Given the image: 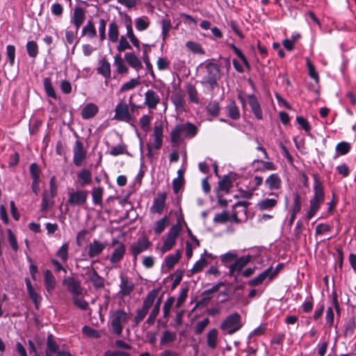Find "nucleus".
I'll list each match as a JSON object with an SVG mask.
<instances>
[{
  "mask_svg": "<svg viewBox=\"0 0 356 356\" xmlns=\"http://www.w3.org/2000/svg\"><path fill=\"white\" fill-rule=\"evenodd\" d=\"M197 132V129L195 124L191 122L185 124H178L171 131L170 139L174 144H178L181 141V136L193 138Z\"/></svg>",
  "mask_w": 356,
  "mask_h": 356,
  "instance_id": "obj_1",
  "label": "nucleus"
},
{
  "mask_svg": "<svg viewBox=\"0 0 356 356\" xmlns=\"http://www.w3.org/2000/svg\"><path fill=\"white\" fill-rule=\"evenodd\" d=\"M207 74L201 81L202 84L208 85L211 90L218 86V80L220 78V67L218 64L208 62L206 63Z\"/></svg>",
  "mask_w": 356,
  "mask_h": 356,
  "instance_id": "obj_2",
  "label": "nucleus"
},
{
  "mask_svg": "<svg viewBox=\"0 0 356 356\" xmlns=\"http://www.w3.org/2000/svg\"><path fill=\"white\" fill-rule=\"evenodd\" d=\"M129 319V315L122 309L114 311L111 316V327L112 332L120 336L123 330V324Z\"/></svg>",
  "mask_w": 356,
  "mask_h": 356,
  "instance_id": "obj_3",
  "label": "nucleus"
},
{
  "mask_svg": "<svg viewBox=\"0 0 356 356\" xmlns=\"http://www.w3.org/2000/svg\"><path fill=\"white\" fill-rule=\"evenodd\" d=\"M241 316L234 313L228 316L221 325V329L229 334H232L241 327Z\"/></svg>",
  "mask_w": 356,
  "mask_h": 356,
  "instance_id": "obj_4",
  "label": "nucleus"
},
{
  "mask_svg": "<svg viewBox=\"0 0 356 356\" xmlns=\"http://www.w3.org/2000/svg\"><path fill=\"white\" fill-rule=\"evenodd\" d=\"M314 178V196L309 200V203L318 204L321 206V204L324 202L325 200V193L323 189V185L322 181L320 180L319 176L318 174L313 175Z\"/></svg>",
  "mask_w": 356,
  "mask_h": 356,
  "instance_id": "obj_5",
  "label": "nucleus"
},
{
  "mask_svg": "<svg viewBox=\"0 0 356 356\" xmlns=\"http://www.w3.org/2000/svg\"><path fill=\"white\" fill-rule=\"evenodd\" d=\"M251 260L250 255L243 256L239 258H236L233 264L229 266V275L234 277L236 280L237 275L240 273L242 268L246 266Z\"/></svg>",
  "mask_w": 356,
  "mask_h": 356,
  "instance_id": "obj_6",
  "label": "nucleus"
},
{
  "mask_svg": "<svg viewBox=\"0 0 356 356\" xmlns=\"http://www.w3.org/2000/svg\"><path fill=\"white\" fill-rule=\"evenodd\" d=\"M63 284L66 286L69 293L73 296H80L83 293V287L80 281L74 277L64 278Z\"/></svg>",
  "mask_w": 356,
  "mask_h": 356,
  "instance_id": "obj_7",
  "label": "nucleus"
},
{
  "mask_svg": "<svg viewBox=\"0 0 356 356\" xmlns=\"http://www.w3.org/2000/svg\"><path fill=\"white\" fill-rule=\"evenodd\" d=\"M86 274L95 289L99 290L104 287V278L100 276L93 267H88Z\"/></svg>",
  "mask_w": 356,
  "mask_h": 356,
  "instance_id": "obj_8",
  "label": "nucleus"
},
{
  "mask_svg": "<svg viewBox=\"0 0 356 356\" xmlns=\"http://www.w3.org/2000/svg\"><path fill=\"white\" fill-rule=\"evenodd\" d=\"M150 244V242L145 237L138 238L136 243L131 244L130 250L134 257V261H136L139 254L149 248Z\"/></svg>",
  "mask_w": 356,
  "mask_h": 356,
  "instance_id": "obj_9",
  "label": "nucleus"
},
{
  "mask_svg": "<svg viewBox=\"0 0 356 356\" xmlns=\"http://www.w3.org/2000/svg\"><path fill=\"white\" fill-rule=\"evenodd\" d=\"M88 192L87 191H76L70 193L67 202L71 206H80L86 202Z\"/></svg>",
  "mask_w": 356,
  "mask_h": 356,
  "instance_id": "obj_10",
  "label": "nucleus"
},
{
  "mask_svg": "<svg viewBox=\"0 0 356 356\" xmlns=\"http://www.w3.org/2000/svg\"><path fill=\"white\" fill-rule=\"evenodd\" d=\"M86 19V12L84 9L80 6L74 8L70 22L74 26L76 31H77L84 22Z\"/></svg>",
  "mask_w": 356,
  "mask_h": 356,
  "instance_id": "obj_11",
  "label": "nucleus"
},
{
  "mask_svg": "<svg viewBox=\"0 0 356 356\" xmlns=\"http://www.w3.org/2000/svg\"><path fill=\"white\" fill-rule=\"evenodd\" d=\"M115 119L126 122H131L132 118L127 104H118L115 108Z\"/></svg>",
  "mask_w": 356,
  "mask_h": 356,
  "instance_id": "obj_12",
  "label": "nucleus"
},
{
  "mask_svg": "<svg viewBox=\"0 0 356 356\" xmlns=\"http://www.w3.org/2000/svg\"><path fill=\"white\" fill-rule=\"evenodd\" d=\"M120 283L119 293L122 297L129 296L134 289V284L127 277L124 276L123 275H120Z\"/></svg>",
  "mask_w": 356,
  "mask_h": 356,
  "instance_id": "obj_13",
  "label": "nucleus"
},
{
  "mask_svg": "<svg viewBox=\"0 0 356 356\" xmlns=\"http://www.w3.org/2000/svg\"><path fill=\"white\" fill-rule=\"evenodd\" d=\"M73 162L75 165L80 166L83 160L86 158V152L83 149V144L81 141L76 140L73 150Z\"/></svg>",
  "mask_w": 356,
  "mask_h": 356,
  "instance_id": "obj_14",
  "label": "nucleus"
},
{
  "mask_svg": "<svg viewBox=\"0 0 356 356\" xmlns=\"http://www.w3.org/2000/svg\"><path fill=\"white\" fill-rule=\"evenodd\" d=\"M56 195V188L51 184V191L49 193L44 191L42 195V200L41 202V211H48L54 204L52 199Z\"/></svg>",
  "mask_w": 356,
  "mask_h": 356,
  "instance_id": "obj_15",
  "label": "nucleus"
},
{
  "mask_svg": "<svg viewBox=\"0 0 356 356\" xmlns=\"http://www.w3.org/2000/svg\"><path fill=\"white\" fill-rule=\"evenodd\" d=\"M160 102V97L159 95L152 90H147L145 93V102L144 104L149 108L154 109L156 107L157 104Z\"/></svg>",
  "mask_w": 356,
  "mask_h": 356,
  "instance_id": "obj_16",
  "label": "nucleus"
},
{
  "mask_svg": "<svg viewBox=\"0 0 356 356\" xmlns=\"http://www.w3.org/2000/svg\"><path fill=\"white\" fill-rule=\"evenodd\" d=\"M166 194L165 193H159L157 197L154 199L151 211L154 213L161 214L165 205Z\"/></svg>",
  "mask_w": 356,
  "mask_h": 356,
  "instance_id": "obj_17",
  "label": "nucleus"
},
{
  "mask_svg": "<svg viewBox=\"0 0 356 356\" xmlns=\"http://www.w3.org/2000/svg\"><path fill=\"white\" fill-rule=\"evenodd\" d=\"M249 105L252 111L258 120L263 118V113L260 106V104L254 94L248 96Z\"/></svg>",
  "mask_w": 356,
  "mask_h": 356,
  "instance_id": "obj_18",
  "label": "nucleus"
},
{
  "mask_svg": "<svg viewBox=\"0 0 356 356\" xmlns=\"http://www.w3.org/2000/svg\"><path fill=\"white\" fill-rule=\"evenodd\" d=\"M106 243H102L96 239L89 245L88 257L93 258L99 256L106 248Z\"/></svg>",
  "mask_w": 356,
  "mask_h": 356,
  "instance_id": "obj_19",
  "label": "nucleus"
},
{
  "mask_svg": "<svg viewBox=\"0 0 356 356\" xmlns=\"http://www.w3.org/2000/svg\"><path fill=\"white\" fill-rule=\"evenodd\" d=\"M44 284L47 291L51 295L56 287V279L48 269L44 273Z\"/></svg>",
  "mask_w": 356,
  "mask_h": 356,
  "instance_id": "obj_20",
  "label": "nucleus"
},
{
  "mask_svg": "<svg viewBox=\"0 0 356 356\" xmlns=\"http://www.w3.org/2000/svg\"><path fill=\"white\" fill-rule=\"evenodd\" d=\"M125 250H126V248H125L124 244L120 243L119 245H118L115 248L114 251L113 252V253L111 255V257H110L111 263L114 264L120 262L122 259V258L125 254Z\"/></svg>",
  "mask_w": 356,
  "mask_h": 356,
  "instance_id": "obj_21",
  "label": "nucleus"
},
{
  "mask_svg": "<svg viewBox=\"0 0 356 356\" xmlns=\"http://www.w3.org/2000/svg\"><path fill=\"white\" fill-rule=\"evenodd\" d=\"M124 58L127 63L136 71L143 68L140 60L134 54L127 52L124 54Z\"/></svg>",
  "mask_w": 356,
  "mask_h": 356,
  "instance_id": "obj_22",
  "label": "nucleus"
},
{
  "mask_svg": "<svg viewBox=\"0 0 356 356\" xmlns=\"http://www.w3.org/2000/svg\"><path fill=\"white\" fill-rule=\"evenodd\" d=\"M159 289H154L149 291L147 296L143 300L142 308L149 312V308L153 305L155 302L156 298L158 296Z\"/></svg>",
  "mask_w": 356,
  "mask_h": 356,
  "instance_id": "obj_23",
  "label": "nucleus"
},
{
  "mask_svg": "<svg viewBox=\"0 0 356 356\" xmlns=\"http://www.w3.org/2000/svg\"><path fill=\"white\" fill-rule=\"evenodd\" d=\"M97 70L98 74L102 75L105 79H107L111 77V65L105 58L99 61Z\"/></svg>",
  "mask_w": 356,
  "mask_h": 356,
  "instance_id": "obj_24",
  "label": "nucleus"
},
{
  "mask_svg": "<svg viewBox=\"0 0 356 356\" xmlns=\"http://www.w3.org/2000/svg\"><path fill=\"white\" fill-rule=\"evenodd\" d=\"M97 112V106L92 103H89L82 109L81 116L83 119H90L94 117Z\"/></svg>",
  "mask_w": 356,
  "mask_h": 356,
  "instance_id": "obj_25",
  "label": "nucleus"
},
{
  "mask_svg": "<svg viewBox=\"0 0 356 356\" xmlns=\"http://www.w3.org/2000/svg\"><path fill=\"white\" fill-rule=\"evenodd\" d=\"M171 101L175 107L177 111H185V101L183 95L181 93H175L172 95Z\"/></svg>",
  "mask_w": 356,
  "mask_h": 356,
  "instance_id": "obj_26",
  "label": "nucleus"
},
{
  "mask_svg": "<svg viewBox=\"0 0 356 356\" xmlns=\"http://www.w3.org/2000/svg\"><path fill=\"white\" fill-rule=\"evenodd\" d=\"M277 203V200L275 198H266L258 202L257 207L261 211L270 210L274 208Z\"/></svg>",
  "mask_w": 356,
  "mask_h": 356,
  "instance_id": "obj_27",
  "label": "nucleus"
},
{
  "mask_svg": "<svg viewBox=\"0 0 356 356\" xmlns=\"http://www.w3.org/2000/svg\"><path fill=\"white\" fill-rule=\"evenodd\" d=\"M78 179L80 182V185L81 186H84L87 184H89L92 181V175L91 172L87 169H82L77 174Z\"/></svg>",
  "mask_w": 356,
  "mask_h": 356,
  "instance_id": "obj_28",
  "label": "nucleus"
},
{
  "mask_svg": "<svg viewBox=\"0 0 356 356\" xmlns=\"http://www.w3.org/2000/svg\"><path fill=\"white\" fill-rule=\"evenodd\" d=\"M270 269H266L262 273H261L256 277L248 281V284L252 286H256L261 284L266 278H268L270 280Z\"/></svg>",
  "mask_w": 356,
  "mask_h": 356,
  "instance_id": "obj_29",
  "label": "nucleus"
},
{
  "mask_svg": "<svg viewBox=\"0 0 356 356\" xmlns=\"http://www.w3.org/2000/svg\"><path fill=\"white\" fill-rule=\"evenodd\" d=\"M81 35L87 36L89 39H92L96 36V29L91 20H88L86 26H83Z\"/></svg>",
  "mask_w": 356,
  "mask_h": 356,
  "instance_id": "obj_30",
  "label": "nucleus"
},
{
  "mask_svg": "<svg viewBox=\"0 0 356 356\" xmlns=\"http://www.w3.org/2000/svg\"><path fill=\"white\" fill-rule=\"evenodd\" d=\"M266 184L270 190H276L281 186V179L277 174H272L266 179Z\"/></svg>",
  "mask_w": 356,
  "mask_h": 356,
  "instance_id": "obj_31",
  "label": "nucleus"
},
{
  "mask_svg": "<svg viewBox=\"0 0 356 356\" xmlns=\"http://www.w3.org/2000/svg\"><path fill=\"white\" fill-rule=\"evenodd\" d=\"M169 223H170L169 217L167 216H165L160 220H157L155 222V225L154 227V233L156 234H161L164 231L165 227L169 225Z\"/></svg>",
  "mask_w": 356,
  "mask_h": 356,
  "instance_id": "obj_32",
  "label": "nucleus"
},
{
  "mask_svg": "<svg viewBox=\"0 0 356 356\" xmlns=\"http://www.w3.org/2000/svg\"><path fill=\"white\" fill-rule=\"evenodd\" d=\"M119 30L118 26L115 22L110 23L108 26V38L111 42H116L118 40Z\"/></svg>",
  "mask_w": 356,
  "mask_h": 356,
  "instance_id": "obj_33",
  "label": "nucleus"
},
{
  "mask_svg": "<svg viewBox=\"0 0 356 356\" xmlns=\"http://www.w3.org/2000/svg\"><path fill=\"white\" fill-rule=\"evenodd\" d=\"M27 54L30 58H35L39 53L38 45L34 40L28 41L26 44Z\"/></svg>",
  "mask_w": 356,
  "mask_h": 356,
  "instance_id": "obj_34",
  "label": "nucleus"
},
{
  "mask_svg": "<svg viewBox=\"0 0 356 356\" xmlns=\"http://www.w3.org/2000/svg\"><path fill=\"white\" fill-rule=\"evenodd\" d=\"M114 65L117 67V72L119 74H126L128 72L127 67L120 54H116L114 57Z\"/></svg>",
  "mask_w": 356,
  "mask_h": 356,
  "instance_id": "obj_35",
  "label": "nucleus"
},
{
  "mask_svg": "<svg viewBox=\"0 0 356 356\" xmlns=\"http://www.w3.org/2000/svg\"><path fill=\"white\" fill-rule=\"evenodd\" d=\"M228 116L232 120H238L240 118V113L234 102H230L227 106Z\"/></svg>",
  "mask_w": 356,
  "mask_h": 356,
  "instance_id": "obj_36",
  "label": "nucleus"
},
{
  "mask_svg": "<svg viewBox=\"0 0 356 356\" xmlns=\"http://www.w3.org/2000/svg\"><path fill=\"white\" fill-rule=\"evenodd\" d=\"M43 84L47 96L56 99L57 98V96L52 86L51 79L49 77L44 78L43 81Z\"/></svg>",
  "mask_w": 356,
  "mask_h": 356,
  "instance_id": "obj_37",
  "label": "nucleus"
},
{
  "mask_svg": "<svg viewBox=\"0 0 356 356\" xmlns=\"http://www.w3.org/2000/svg\"><path fill=\"white\" fill-rule=\"evenodd\" d=\"M177 337V334L175 332L165 330L163 332V335L160 340L161 345H165L170 342H173Z\"/></svg>",
  "mask_w": 356,
  "mask_h": 356,
  "instance_id": "obj_38",
  "label": "nucleus"
},
{
  "mask_svg": "<svg viewBox=\"0 0 356 356\" xmlns=\"http://www.w3.org/2000/svg\"><path fill=\"white\" fill-rule=\"evenodd\" d=\"M103 189L101 187H95L92 191V202L95 205L102 204Z\"/></svg>",
  "mask_w": 356,
  "mask_h": 356,
  "instance_id": "obj_39",
  "label": "nucleus"
},
{
  "mask_svg": "<svg viewBox=\"0 0 356 356\" xmlns=\"http://www.w3.org/2000/svg\"><path fill=\"white\" fill-rule=\"evenodd\" d=\"M136 28L139 31L146 30L149 25L148 18L147 17H140L135 19Z\"/></svg>",
  "mask_w": 356,
  "mask_h": 356,
  "instance_id": "obj_40",
  "label": "nucleus"
},
{
  "mask_svg": "<svg viewBox=\"0 0 356 356\" xmlns=\"http://www.w3.org/2000/svg\"><path fill=\"white\" fill-rule=\"evenodd\" d=\"M180 253L177 251L175 254H170L165 259V265L168 269H171L179 261Z\"/></svg>",
  "mask_w": 356,
  "mask_h": 356,
  "instance_id": "obj_41",
  "label": "nucleus"
},
{
  "mask_svg": "<svg viewBox=\"0 0 356 356\" xmlns=\"http://www.w3.org/2000/svg\"><path fill=\"white\" fill-rule=\"evenodd\" d=\"M217 337L218 331L216 329H212L207 333V345L209 347L211 348H216Z\"/></svg>",
  "mask_w": 356,
  "mask_h": 356,
  "instance_id": "obj_42",
  "label": "nucleus"
},
{
  "mask_svg": "<svg viewBox=\"0 0 356 356\" xmlns=\"http://www.w3.org/2000/svg\"><path fill=\"white\" fill-rule=\"evenodd\" d=\"M140 84L138 79H131L129 81L123 83L120 89V92H124L127 90H130L136 88Z\"/></svg>",
  "mask_w": 356,
  "mask_h": 356,
  "instance_id": "obj_43",
  "label": "nucleus"
},
{
  "mask_svg": "<svg viewBox=\"0 0 356 356\" xmlns=\"http://www.w3.org/2000/svg\"><path fill=\"white\" fill-rule=\"evenodd\" d=\"M356 328V322L354 318L349 319L345 325L344 335L351 337Z\"/></svg>",
  "mask_w": 356,
  "mask_h": 356,
  "instance_id": "obj_44",
  "label": "nucleus"
},
{
  "mask_svg": "<svg viewBox=\"0 0 356 356\" xmlns=\"http://www.w3.org/2000/svg\"><path fill=\"white\" fill-rule=\"evenodd\" d=\"M186 47L190 51H191L192 52H193L195 54H204V50L202 47L201 44L197 42H195L193 41H188L186 43Z\"/></svg>",
  "mask_w": 356,
  "mask_h": 356,
  "instance_id": "obj_45",
  "label": "nucleus"
},
{
  "mask_svg": "<svg viewBox=\"0 0 356 356\" xmlns=\"http://www.w3.org/2000/svg\"><path fill=\"white\" fill-rule=\"evenodd\" d=\"M126 28L127 37L129 38L130 41L132 42L134 46L138 49L140 47V42L134 34L131 22L128 24H127Z\"/></svg>",
  "mask_w": 356,
  "mask_h": 356,
  "instance_id": "obj_46",
  "label": "nucleus"
},
{
  "mask_svg": "<svg viewBox=\"0 0 356 356\" xmlns=\"http://www.w3.org/2000/svg\"><path fill=\"white\" fill-rule=\"evenodd\" d=\"M58 348H59V346L57 344V343L55 341V340L54 339L53 335L49 334L47 337V350H48L49 352L56 353L58 354V352H59Z\"/></svg>",
  "mask_w": 356,
  "mask_h": 356,
  "instance_id": "obj_47",
  "label": "nucleus"
},
{
  "mask_svg": "<svg viewBox=\"0 0 356 356\" xmlns=\"http://www.w3.org/2000/svg\"><path fill=\"white\" fill-rule=\"evenodd\" d=\"M161 26H162V39L163 41L166 40L169 35V31L172 28L171 22L168 19H164L161 21Z\"/></svg>",
  "mask_w": 356,
  "mask_h": 356,
  "instance_id": "obj_48",
  "label": "nucleus"
},
{
  "mask_svg": "<svg viewBox=\"0 0 356 356\" xmlns=\"http://www.w3.org/2000/svg\"><path fill=\"white\" fill-rule=\"evenodd\" d=\"M6 56L10 65L13 67L15 58V47L14 45L8 44L6 46Z\"/></svg>",
  "mask_w": 356,
  "mask_h": 356,
  "instance_id": "obj_49",
  "label": "nucleus"
},
{
  "mask_svg": "<svg viewBox=\"0 0 356 356\" xmlns=\"http://www.w3.org/2000/svg\"><path fill=\"white\" fill-rule=\"evenodd\" d=\"M68 244L64 243L56 252V256L60 257L64 262H65L68 259Z\"/></svg>",
  "mask_w": 356,
  "mask_h": 356,
  "instance_id": "obj_50",
  "label": "nucleus"
},
{
  "mask_svg": "<svg viewBox=\"0 0 356 356\" xmlns=\"http://www.w3.org/2000/svg\"><path fill=\"white\" fill-rule=\"evenodd\" d=\"M147 313H148V311L142 307L140 309H138L136 311V315L134 319V326H138L139 325V323L145 318V317L146 316Z\"/></svg>",
  "mask_w": 356,
  "mask_h": 356,
  "instance_id": "obj_51",
  "label": "nucleus"
},
{
  "mask_svg": "<svg viewBox=\"0 0 356 356\" xmlns=\"http://www.w3.org/2000/svg\"><path fill=\"white\" fill-rule=\"evenodd\" d=\"M350 150V145L347 142H340L336 146V151L341 155L348 154Z\"/></svg>",
  "mask_w": 356,
  "mask_h": 356,
  "instance_id": "obj_52",
  "label": "nucleus"
},
{
  "mask_svg": "<svg viewBox=\"0 0 356 356\" xmlns=\"http://www.w3.org/2000/svg\"><path fill=\"white\" fill-rule=\"evenodd\" d=\"M79 296H73L72 300L74 305L82 310H87L88 309V303L85 300L79 298Z\"/></svg>",
  "mask_w": 356,
  "mask_h": 356,
  "instance_id": "obj_53",
  "label": "nucleus"
},
{
  "mask_svg": "<svg viewBox=\"0 0 356 356\" xmlns=\"http://www.w3.org/2000/svg\"><path fill=\"white\" fill-rule=\"evenodd\" d=\"M7 234L10 245L15 252H17L19 247L15 234L13 233L10 229H7Z\"/></svg>",
  "mask_w": 356,
  "mask_h": 356,
  "instance_id": "obj_54",
  "label": "nucleus"
},
{
  "mask_svg": "<svg viewBox=\"0 0 356 356\" xmlns=\"http://www.w3.org/2000/svg\"><path fill=\"white\" fill-rule=\"evenodd\" d=\"M307 70H308L309 76L312 79H314L316 83H318V79H319L318 74L315 70L314 65L312 63V62L309 59H307Z\"/></svg>",
  "mask_w": 356,
  "mask_h": 356,
  "instance_id": "obj_55",
  "label": "nucleus"
},
{
  "mask_svg": "<svg viewBox=\"0 0 356 356\" xmlns=\"http://www.w3.org/2000/svg\"><path fill=\"white\" fill-rule=\"evenodd\" d=\"M175 299L173 297H169L164 302L163 307V317L168 318L170 314L171 307L174 303Z\"/></svg>",
  "mask_w": 356,
  "mask_h": 356,
  "instance_id": "obj_56",
  "label": "nucleus"
},
{
  "mask_svg": "<svg viewBox=\"0 0 356 356\" xmlns=\"http://www.w3.org/2000/svg\"><path fill=\"white\" fill-rule=\"evenodd\" d=\"M237 255L234 251H229L221 256V261L224 265L227 266V264L235 261Z\"/></svg>",
  "mask_w": 356,
  "mask_h": 356,
  "instance_id": "obj_57",
  "label": "nucleus"
},
{
  "mask_svg": "<svg viewBox=\"0 0 356 356\" xmlns=\"http://www.w3.org/2000/svg\"><path fill=\"white\" fill-rule=\"evenodd\" d=\"M219 105L218 103L216 101L210 102L207 106V112L213 116H216L219 113Z\"/></svg>",
  "mask_w": 356,
  "mask_h": 356,
  "instance_id": "obj_58",
  "label": "nucleus"
},
{
  "mask_svg": "<svg viewBox=\"0 0 356 356\" xmlns=\"http://www.w3.org/2000/svg\"><path fill=\"white\" fill-rule=\"evenodd\" d=\"M131 46L129 44L128 41L127 40L125 36L122 35L119 40V44L117 47V49L118 51H123L126 49H131Z\"/></svg>",
  "mask_w": 356,
  "mask_h": 356,
  "instance_id": "obj_59",
  "label": "nucleus"
},
{
  "mask_svg": "<svg viewBox=\"0 0 356 356\" xmlns=\"http://www.w3.org/2000/svg\"><path fill=\"white\" fill-rule=\"evenodd\" d=\"M106 22L104 19H100L99 22V35L100 41L103 42L106 38Z\"/></svg>",
  "mask_w": 356,
  "mask_h": 356,
  "instance_id": "obj_60",
  "label": "nucleus"
},
{
  "mask_svg": "<svg viewBox=\"0 0 356 356\" xmlns=\"http://www.w3.org/2000/svg\"><path fill=\"white\" fill-rule=\"evenodd\" d=\"M181 227L180 223H176L169 229L167 236L177 238L181 230Z\"/></svg>",
  "mask_w": 356,
  "mask_h": 356,
  "instance_id": "obj_61",
  "label": "nucleus"
},
{
  "mask_svg": "<svg viewBox=\"0 0 356 356\" xmlns=\"http://www.w3.org/2000/svg\"><path fill=\"white\" fill-rule=\"evenodd\" d=\"M207 264V261L204 258H201L195 262L191 269L193 273H199Z\"/></svg>",
  "mask_w": 356,
  "mask_h": 356,
  "instance_id": "obj_62",
  "label": "nucleus"
},
{
  "mask_svg": "<svg viewBox=\"0 0 356 356\" xmlns=\"http://www.w3.org/2000/svg\"><path fill=\"white\" fill-rule=\"evenodd\" d=\"M209 320L207 318L197 322L195 327V334H200L201 333H202V332L204 331L205 327L209 325Z\"/></svg>",
  "mask_w": 356,
  "mask_h": 356,
  "instance_id": "obj_63",
  "label": "nucleus"
},
{
  "mask_svg": "<svg viewBox=\"0 0 356 356\" xmlns=\"http://www.w3.org/2000/svg\"><path fill=\"white\" fill-rule=\"evenodd\" d=\"M29 170L33 180H40V170L38 164L35 163H31Z\"/></svg>",
  "mask_w": 356,
  "mask_h": 356,
  "instance_id": "obj_64",
  "label": "nucleus"
}]
</instances>
